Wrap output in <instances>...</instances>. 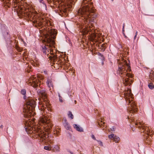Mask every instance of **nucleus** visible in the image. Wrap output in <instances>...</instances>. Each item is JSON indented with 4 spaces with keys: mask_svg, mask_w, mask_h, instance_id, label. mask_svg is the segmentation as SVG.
Returning a JSON list of instances; mask_svg holds the SVG:
<instances>
[{
    "mask_svg": "<svg viewBox=\"0 0 154 154\" xmlns=\"http://www.w3.org/2000/svg\"><path fill=\"white\" fill-rule=\"evenodd\" d=\"M30 119H29L28 120H26V123L25 124V128L26 130V131L28 130H30V132L29 133H31V131L33 130L32 131V133H33V131H35L37 133L38 135V133L37 132L39 130H42L41 129V127L38 128L37 126L36 127H35L34 128H33L32 124L34 122V119H33L32 121L30 120Z\"/></svg>",
    "mask_w": 154,
    "mask_h": 154,
    "instance_id": "nucleus-9",
    "label": "nucleus"
},
{
    "mask_svg": "<svg viewBox=\"0 0 154 154\" xmlns=\"http://www.w3.org/2000/svg\"><path fill=\"white\" fill-rule=\"evenodd\" d=\"M138 32L137 31L135 33V35H137Z\"/></svg>",
    "mask_w": 154,
    "mask_h": 154,
    "instance_id": "nucleus-38",
    "label": "nucleus"
},
{
    "mask_svg": "<svg viewBox=\"0 0 154 154\" xmlns=\"http://www.w3.org/2000/svg\"><path fill=\"white\" fill-rule=\"evenodd\" d=\"M125 99L127 103H128V111L130 113H133L137 112V108L135 102L133 101V94L131 92V90L129 88L125 89L124 91Z\"/></svg>",
    "mask_w": 154,
    "mask_h": 154,
    "instance_id": "nucleus-5",
    "label": "nucleus"
},
{
    "mask_svg": "<svg viewBox=\"0 0 154 154\" xmlns=\"http://www.w3.org/2000/svg\"><path fill=\"white\" fill-rule=\"evenodd\" d=\"M43 19L42 20H37L36 21L35 20V22L39 26H41L42 24Z\"/></svg>",
    "mask_w": 154,
    "mask_h": 154,
    "instance_id": "nucleus-19",
    "label": "nucleus"
},
{
    "mask_svg": "<svg viewBox=\"0 0 154 154\" xmlns=\"http://www.w3.org/2000/svg\"><path fill=\"white\" fill-rule=\"evenodd\" d=\"M105 123L104 122H103L102 120L101 121V122L100 123H99V126H100L101 127H102V126L103 125V127H106V125L105 124Z\"/></svg>",
    "mask_w": 154,
    "mask_h": 154,
    "instance_id": "nucleus-26",
    "label": "nucleus"
},
{
    "mask_svg": "<svg viewBox=\"0 0 154 154\" xmlns=\"http://www.w3.org/2000/svg\"><path fill=\"white\" fill-rule=\"evenodd\" d=\"M106 44H103L101 45L100 48L103 51H104L106 48Z\"/></svg>",
    "mask_w": 154,
    "mask_h": 154,
    "instance_id": "nucleus-21",
    "label": "nucleus"
},
{
    "mask_svg": "<svg viewBox=\"0 0 154 154\" xmlns=\"http://www.w3.org/2000/svg\"><path fill=\"white\" fill-rule=\"evenodd\" d=\"M37 132L38 133V135L41 138V140H42V141L45 140L46 141H49L50 142V143H52L51 142H50L49 139L48 138L49 137V136L48 135L47 132H44L40 130L38 131Z\"/></svg>",
    "mask_w": 154,
    "mask_h": 154,
    "instance_id": "nucleus-13",
    "label": "nucleus"
},
{
    "mask_svg": "<svg viewBox=\"0 0 154 154\" xmlns=\"http://www.w3.org/2000/svg\"><path fill=\"white\" fill-rule=\"evenodd\" d=\"M134 119L133 118V117H131V118H130V120H131V121H130V122H133L134 120Z\"/></svg>",
    "mask_w": 154,
    "mask_h": 154,
    "instance_id": "nucleus-31",
    "label": "nucleus"
},
{
    "mask_svg": "<svg viewBox=\"0 0 154 154\" xmlns=\"http://www.w3.org/2000/svg\"><path fill=\"white\" fill-rule=\"evenodd\" d=\"M39 103L40 105H42V103L41 102H39Z\"/></svg>",
    "mask_w": 154,
    "mask_h": 154,
    "instance_id": "nucleus-40",
    "label": "nucleus"
},
{
    "mask_svg": "<svg viewBox=\"0 0 154 154\" xmlns=\"http://www.w3.org/2000/svg\"><path fill=\"white\" fill-rule=\"evenodd\" d=\"M57 34L55 29H51L47 34L45 35V39L43 42H46L45 45L42 46V51L44 54H47V57L51 59L55 60L57 58L56 55L53 52L54 49V41Z\"/></svg>",
    "mask_w": 154,
    "mask_h": 154,
    "instance_id": "nucleus-2",
    "label": "nucleus"
},
{
    "mask_svg": "<svg viewBox=\"0 0 154 154\" xmlns=\"http://www.w3.org/2000/svg\"><path fill=\"white\" fill-rule=\"evenodd\" d=\"M150 89H152L154 88V86L152 84H149L148 85Z\"/></svg>",
    "mask_w": 154,
    "mask_h": 154,
    "instance_id": "nucleus-28",
    "label": "nucleus"
},
{
    "mask_svg": "<svg viewBox=\"0 0 154 154\" xmlns=\"http://www.w3.org/2000/svg\"><path fill=\"white\" fill-rule=\"evenodd\" d=\"M125 26V25L124 24H123V29H124Z\"/></svg>",
    "mask_w": 154,
    "mask_h": 154,
    "instance_id": "nucleus-39",
    "label": "nucleus"
},
{
    "mask_svg": "<svg viewBox=\"0 0 154 154\" xmlns=\"http://www.w3.org/2000/svg\"><path fill=\"white\" fill-rule=\"evenodd\" d=\"M38 1H39V2L40 3H44V2H43V0H38Z\"/></svg>",
    "mask_w": 154,
    "mask_h": 154,
    "instance_id": "nucleus-32",
    "label": "nucleus"
},
{
    "mask_svg": "<svg viewBox=\"0 0 154 154\" xmlns=\"http://www.w3.org/2000/svg\"><path fill=\"white\" fill-rule=\"evenodd\" d=\"M135 125L137 126L140 128L142 129L143 130V132L148 135H150L151 136L152 134V131L150 129L149 127L146 126L142 122H136Z\"/></svg>",
    "mask_w": 154,
    "mask_h": 154,
    "instance_id": "nucleus-11",
    "label": "nucleus"
},
{
    "mask_svg": "<svg viewBox=\"0 0 154 154\" xmlns=\"http://www.w3.org/2000/svg\"><path fill=\"white\" fill-rule=\"evenodd\" d=\"M137 36V35H135L134 36V39H135L136 38Z\"/></svg>",
    "mask_w": 154,
    "mask_h": 154,
    "instance_id": "nucleus-36",
    "label": "nucleus"
},
{
    "mask_svg": "<svg viewBox=\"0 0 154 154\" xmlns=\"http://www.w3.org/2000/svg\"><path fill=\"white\" fill-rule=\"evenodd\" d=\"M91 0H83L80 8L77 12V15L82 20L81 23L79 24L82 35L87 34L88 32L91 35L89 39L91 41L95 42L99 40V36L94 29L93 23L95 22L96 18L98 17V14L96 12L95 9L93 8L92 3L89 2Z\"/></svg>",
    "mask_w": 154,
    "mask_h": 154,
    "instance_id": "nucleus-1",
    "label": "nucleus"
},
{
    "mask_svg": "<svg viewBox=\"0 0 154 154\" xmlns=\"http://www.w3.org/2000/svg\"><path fill=\"white\" fill-rule=\"evenodd\" d=\"M91 137L94 140H96V138L93 135H92V136H91Z\"/></svg>",
    "mask_w": 154,
    "mask_h": 154,
    "instance_id": "nucleus-30",
    "label": "nucleus"
},
{
    "mask_svg": "<svg viewBox=\"0 0 154 154\" xmlns=\"http://www.w3.org/2000/svg\"><path fill=\"white\" fill-rule=\"evenodd\" d=\"M119 63L117 73L122 78L123 83L125 85H129L132 83L131 78L133 76L132 75L127 72L131 70L129 61L123 59Z\"/></svg>",
    "mask_w": 154,
    "mask_h": 154,
    "instance_id": "nucleus-3",
    "label": "nucleus"
},
{
    "mask_svg": "<svg viewBox=\"0 0 154 154\" xmlns=\"http://www.w3.org/2000/svg\"><path fill=\"white\" fill-rule=\"evenodd\" d=\"M52 150L54 152H59L60 151V146L57 145H55L52 149Z\"/></svg>",
    "mask_w": 154,
    "mask_h": 154,
    "instance_id": "nucleus-15",
    "label": "nucleus"
},
{
    "mask_svg": "<svg viewBox=\"0 0 154 154\" xmlns=\"http://www.w3.org/2000/svg\"><path fill=\"white\" fill-rule=\"evenodd\" d=\"M30 119H29L28 120H26V123L25 124V128L26 130V131L28 130H30V132L29 133H31V131L33 130L32 131V133H33V131H35L37 133L38 135V133L37 132L39 130H42L41 129V127L38 128L37 126L36 127H35L34 128H33L32 124L34 122V119H33L32 121L30 120Z\"/></svg>",
    "mask_w": 154,
    "mask_h": 154,
    "instance_id": "nucleus-7",
    "label": "nucleus"
},
{
    "mask_svg": "<svg viewBox=\"0 0 154 154\" xmlns=\"http://www.w3.org/2000/svg\"><path fill=\"white\" fill-rule=\"evenodd\" d=\"M50 122V119L47 118L46 116L41 117L39 118V124L41 125L42 123V124L45 125L46 127L47 126L49 127L50 125V124H49Z\"/></svg>",
    "mask_w": 154,
    "mask_h": 154,
    "instance_id": "nucleus-14",
    "label": "nucleus"
},
{
    "mask_svg": "<svg viewBox=\"0 0 154 154\" xmlns=\"http://www.w3.org/2000/svg\"><path fill=\"white\" fill-rule=\"evenodd\" d=\"M58 96L59 97V100L61 102H63V100H62V97L60 96V94H58Z\"/></svg>",
    "mask_w": 154,
    "mask_h": 154,
    "instance_id": "nucleus-29",
    "label": "nucleus"
},
{
    "mask_svg": "<svg viewBox=\"0 0 154 154\" xmlns=\"http://www.w3.org/2000/svg\"><path fill=\"white\" fill-rule=\"evenodd\" d=\"M42 77H40L39 76H38L37 78L36 77H35L34 76H32L29 81V84L34 87H36L38 86V82H41L40 80H42Z\"/></svg>",
    "mask_w": 154,
    "mask_h": 154,
    "instance_id": "nucleus-12",
    "label": "nucleus"
},
{
    "mask_svg": "<svg viewBox=\"0 0 154 154\" xmlns=\"http://www.w3.org/2000/svg\"><path fill=\"white\" fill-rule=\"evenodd\" d=\"M44 149L45 150L49 151L51 150V147L50 145H48V146H45Z\"/></svg>",
    "mask_w": 154,
    "mask_h": 154,
    "instance_id": "nucleus-24",
    "label": "nucleus"
},
{
    "mask_svg": "<svg viewBox=\"0 0 154 154\" xmlns=\"http://www.w3.org/2000/svg\"><path fill=\"white\" fill-rule=\"evenodd\" d=\"M97 142L98 143V144H99V145L100 146H103V142H101L100 140H97Z\"/></svg>",
    "mask_w": 154,
    "mask_h": 154,
    "instance_id": "nucleus-27",
    "label": "nucleus"
},
{
    "mask_svg": "<svg viewBox=\"0 0 154 154\" xmlns=\"http://www.w3.org/2000/svg\"><path fill=\"white\" fill-rule=\"evenodd\" d=\"M38 95L39 97L42 98L44 103H45V105L42 104V107L43 108H41L42 110H44L45 108H46V106L48 107V104L49 101L47 99L46 94L44 90H38L37 91Z\"/></svg>",
    "mask_w": 154,
    "mask_h": 154,
    "instance_id": "nucleus-10",
    "label": "nucleus"
},
{
    "mask_svg": "<svg viewBox=\"0 0 154 154\" xmlns=\"http://www.w3.org/2000/svg\"><path fill=\"white\" fill-rule=\"evenodd\" d=\"M68 115L69 117L71 119H72L73 118V116L71 112L69 111Z\"/></svg>",
    "mask_w": 154,
    "mask_h": 154,
    "instance_id": "nucleus-23",
    "label": "nucleus"
},
{
    "mask_svg": "<svg viewBox=\"0 0 154 154\" xmlns=\"http://www.w3.org/2000/svg\"><path fill=\"white\" fill-rule=\"evenodd\" d=\"M46 83L50 89L51 88H53V84L51 79H48Z\"/></svg>",
    "mask_w": 154,
    "mask_h": 154,
    "instance_id": "nucleus-17",
    "label": "nucleus"
},
{
    "mask_svg": "<svg viewBox=\"0 0 154 154\" xmlns=\"http://www.w3.org/2000/svg\"><path fill=\"white\" fill-rule=\"evenodd\" d=\"M63 121L64 122L63 125L65 127L66 129L69 130L70 129V126L69 124L67 122L66 119H64Z\"/></svg>",
    "mask_w": 154,
    "mask_h": 154,
    "instance_id": "nucleus-16",
    "label": "nucleus"
},
{
    "mask_svg": "<svg viewBox=\"0 0 154 154\" xmlns=\"http://www.w3.org/2000/svg\"><path fill=\"white\" fill-rule=\"evenodd\" d=\"M73 126L77 131L80 132H83V129L81 127H79L78 125L76 124L73 125Z\"/></svg>",
    "mask_w": 154,
    "mask_h": 154,
    "instance_id": "nucleus-18",
    "label": "nucleus"
},
{
    "mask_svg": "<svg viewBox=\"0 0 154 154\" xmlns=\"http://www.w3.org/2000/svg\"><path fill=\"white\" fill-rule=\"evenodd\" d=\"M123 35H124V36H125V38H127V36L125 35V33L124 32H123Z\"/></svg>",
    "mask_w": 154,
    "mask_h": 154,
    "instance_id": "nucleus-35",
    "label": "nucleus"
},
{
    "mask_svg": "<svg viewBox=\"0 0 154 154\" xmlns=\"http://www.w3.org/2000/svg\"><path fill=\"white\" fill-rule=\"evenodd\" d=\"M115 135H114V134H111L109 135L108 137L109 138L113 140L114 139V138L115 137Z\"/></svg>",
    "mask_w": 154,
    "mask_h": 154,
    "instance_id": "nucleus-25",
    "label": "nucleus"
},
{
    "mask_svg": "<svg viewBox=\"0 0 154 154\" xmlns=\"http://www.w3.org/2000/svg\"><path fill=\"white\" fill-rule=\"evenodd\" d=\"M76 100L75 101V103H76Z\"/></svg>",
    "mask_w": 154,
    "mask_h": 154,
    "instance_id": "nucleus-41",
    "label": "nucleus"
},
{
    "mask_svg": "<svg viewBox=\"0 0 154 154\" xmlns=\"http://www.w3.org/2000/svg\"><path fill=\"white\" fill-rule=\"evenodd\" d=\"M38 1H39V2L40 3H44V2H43V0H38Z\"/></svg>",
    "mask_w": 154,
    "mask_h": 154,
    "instance_id": "nucleus-33",
    "label": "nucleus"
},
{
    "mask_svg": "<svg viewBox=\"0 0 154 154\" xmlns=\"http://www.w3.org/2000/svg\"><path fill=\"white\" fill-rule=\"evenodd\" d=\"M21 94L23 95L24 96L23 98L24 99H25L26 98V92L25 90L24 89H22L21 91Z\"/></svg>",
    "mask_w": 154,
    "mask_h": 154,
    "instance_id": "nucleus-20",
    "label": "nucleus"
},
{
    "mask_svg": "<svg viewBox=\"0 0 154 154\" xmlns=\"http://www.w3.org/2000/svg\"><path fill=\"white\" fill-rule=\"evenodd\" d=\"M4 3H6V4L8 7H10L11 5V0H2ZM22 0H13L12 5L14 8V10L17 11V12L23 16H27L29 17H32L35 16L34 14L31 12V10L28 8H25L22 5Z\"/></svg>",
    "mask_w": 154,
    "mask_h": 154,
    "instance_id": "nucleus-4",
    "label": "nucleus"
},
{
    "mask_svg": "<svg viewBox=\"0 0 154 154\" xmlns=\"http://www.w3.org/2000/svg\"><path fill=\"white\" fill-rule=\"evenodd\" d=\"M112 0V1H113V0Z\"/></svg>",
    "mask_w": 154,
    "mask_h": 154,
    "instance_id": "nucleus-42",
    "label": "nucleus"
},
{
    "mask_svg": "<svg viewBox=\"0 0 154 154\" xmlns=\"http://www.w3.org/2000/svg\"><path fill=\"white\" fill-rule=\"evenodd\" d=\"M125 30L124 29H122V33L124 32Z\"/></svg>",
    "mask_w": 154,
    "mask_h": 154,
    "instance_id": "nucleus-37",
    "label": "nucleus"
},
{
    "mask_svg": "<svg viewBox=\"0 0 154 154\" xmlns=\"http://www.w3.org/2000/svg\"><path fill=\"white\" fill-rule=\"evenodd\" d=\"M26 104L24 105L23 109V115L25 117L29 118V116H34L35 113L34 109L35 106V102L31 98H29L26 100Z\"/></svg>",
    "mask_w": 154,
    "mask_h": 154,
    "instance_id": "nucleus-6",
    "label": "nucleus"
},
{
    "mask_svg": "<svg viewBox=\"0 0 154 154\" xmlns=\"http://www.w3.org/2000/svg\"><path fill=\"white\" fill-rule=\"evenodd\" d=\"M3 128V126L2 125H1L0 126V128Z\"/></svg>",
    "mask_w": 154,
    "mask_h": 154,
    "instance_id": "nucleus-34",
    "label": "nucleus"
},
{
    "mask_svg": "<svg viewBox=\"0 0 154 154\" xmlns=\"http://www.w3.org/2000/svg\"><path fill=\"white\" fill-rule=\"evenodd\" d=\"M30 119H29L28 120H26V123L25 124V128L26 130V131L28 130H30V132L29 133H31V131L33 130L32 131V133H33V131H35L37 133L38 135V133L37 132L39 130H42L41 129V127L38 128L37 126L36 127H35L34 128H33L32 124L34 122V119H33L32 121L30 120Z\"/></svg>",
    "mask_w": 154,
    "mask_h": 154,
    "instance_id": "nucleus-8",
    "label": "nucleus"
},
{
    "mask_svg": "<svg viewBox=\"0 0 154 154\" xmlns=\"http://www.w3.org/2000/svg\"><path fill=\"white\" fill-rule=\"evenodd\" d=\"M114 138V139L113 140L116 143H118L119 141V137L116 136H115V137Z\"/></svg>",
    "mask_w": 154,
    "mask_h": 154,
    "instance_id": "nucleus-22",
    "label": "nucleus"
}]
</instances>
